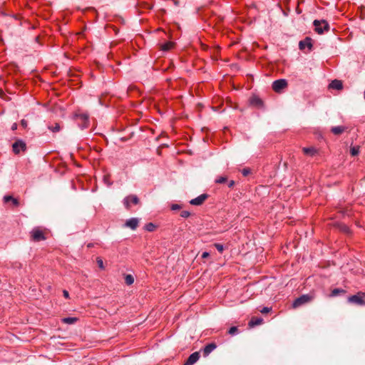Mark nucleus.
Wrapping results in <instances>:
<instances>
[{
    "instance_id": "2f4dec72",
    "label": "nucleus",
    "mask_w": 365,
    "mask_h": 365,
    "mask_svg": "<svg viewBox=\"0 0 365 365\" xmlns=\"http://www.w3.org/2000/svg\"><path fill=\"white\" fill-rule=\"evenodd\" d=\"M241 173L243 176H247L251 173V170L250 168H245L242 170Z\"/></svg>"
},
{
    "instance_id": "37998d69",
    "label": "nucleus",
    "mask_w": 365,
    "mask_h": 365,
    "mask_svg": "<svg viewBox=\"0 0 365 365\" xmlns=\"http://www.w3.org/2000/svg\"><path fill=\"white\" fill-rule=\"evenodd\" d=\"M174 4H175V5H178V1L175 0V1H174Z\"/></svg>"
},
{
    "instance_id": "412c9836",
    "label": "nucleus",
    "mask_w": 365,
    "mask_h": 365,
    "mask_svg": "<svg viewBox=\"0 0 365 365\" xmlns=\"http://www.w3.org/2000/svg\"><path fill=\"white\" fill-rule=\"evenodd\" d=\"M156 225L153 222H149L145 225V230L148 232H153L155 230Z\"/></svg>"
},
{
    "instance_id": "58836bf2",
    "label": "nucleus",
    "mask_w": 365,
    "mask_h": 365,
    "mask_svg": "<svg viewBox=\"0 0 365 365\" xmlns=\"http://www.w3.org/2000/svg\"><path fill=\"white\" fill-rule=\"evenodd\" d=\"M235 182L234 180H230L228 182V187H232L234 185H235Z\"/></svg>"
},
{
    "instance_id": "2eb2a0df",
    "label": "nucleus",
    "mask_w": 365,
    "mask_h": 365,
    "mask_svg": "<svg viewBox=\"0 0 365 365\" xmlns=\"http://www.w3.org/2000/svg\"><path fill=\"white\" fill-rule=\"evenodd\" d=\"M250 104L256 107L261 108L263 106V102L257 96H252L250 98Z\"/></svg>"
},
{
    "instance_id": "72a5a7b5",
    "label": "nucleus",
    "mask_w": 365,
    "mask_h": 365,
    "mask_svg": "<svg viewBox=\"0 0 365 365\" xmlns=\"http://www.w3.org/2000/svg\"><path fill=\"white\" fill-rule=\"evenodd\" d=\"M14 199V197H13L11 195H5L4 197V202H9L10 201L11 202Z\"/></svg>"
},
{
    "instance_id": "9d476101",
    "label": "nucleus",
    "mask_w": 365,
    "mask_h": 365,
    "mask_svg": "<svg viewBox=\"0 0 365 365\" xmlns=\"http://www.w3.org/2000/svg\"><path fill=\"white\" fill-rule=\"evenodd\" d=\"M199 359L200 354L199 352L195 351L189 356L187 361L185 362L184 365H193L199 360Z\"/></svg>"
},
{
    "instance_id": "cd10ccee",
    "label": "nucleus",
    "mask_w": 365,
    "mask_h": 365,
    "mask_svg": "<svg viewBox=\"0 0 365 365\" xmlns=\"http://www.w3.org/2000/svg\"><path fill=\"white\" fill-rule=\"evenodd\" d=\"M237 327H232L229 329V334L231 335H235L237 333Z\"/></svg>"
},
{
    "instance_id": "f3484780",
    "label": "nucleus",
    "mask_w": 365,
    "mask_h": 365,
    "mask_svg": "<svg viewBox=\"0 0 365 365\" xmlns=\"http://www.w3.org/2000/svg\"><path fill=\"white\" fill-rule=\"evenodd\" d=\"M303 151L304 154L310 156H314L317 152V150L314 147L304 148Z\"/></svg>"
},
{
    "instance_id": "ea45409f",
    "label": "nucleus",
    "mask_w": 365,
    "mask_h": 365,
    "mask_svg": "<svg viewBox=\"0 0 365 365\" xmlns=\"http://www.w3.org/2000/svg\"><path fill=\"white\" fill-rule=\"evenodd\" d=\"M63 294L64 297H66V298H68L69 297V293L66 290H63Z\"/></svg>"
},
{
    "instance_id": "c756f323",
    "label": "nucleus",
    "mask_w": 365,
    "mask_h": 365,
    "mask_svg": "<svg viewBox=\"0 0 365 365\" xmlns=\"http://www.w3.org/2000/svg\"><path fill=\"white\" fill-rule=\"evenodd\" d=\"M215 247L220 252H222V251L224 250V246L222 244L215 243Z\"/></svg>"
},
{
    "instance_id": "79ce46f5",
    "label": "nucleus",
    "mask_w": 365,
    "mask_h": 365,
    "mask_svg": "<svg viewBox=\"0 0 365 365\" xmlns=\"http://www.w3.org/2000/svg\"><path fill=\"white\" fill-rule=\"evenodd\" d=\"M16 124L13 125L12 129H16Z\"/></svg>"
},
{
    "instance_id": "aec40b11",
    "label": "nucleus",
    "mask_w": 365,
    "mask_h": 365,
    "mask_svg": "<svg viewBox=\"0 0 365 365\" xmlns=\"http://www.w3.org/2000/svg\"><path fill=\"white\" fill-rule=\"evenodd\" d=\"M48 129L50 130L53 133H57L60 131L61 127L58 123H56L54 126L52 125H48Z\"/></svg>"
},
{
    "instance_id": "4c0bfd02",
    "label": "nucleus",
    "mask_w": 365,
    "mask_h": 365,
    "mask_svg": "<svg viewBox=\"0 0 365 365\" xmlns=\"http://www.w3.org/2000/svg\"><path fill=\"white\" fill-rule=\"evenodd\" d=\"M11 202L15 207H18L19 205V202L16 198H14Z\"/></svg>"
},
{
    "instance_id": "6ab92c4d",
    "label": "nucleus",
    "mask_w": 365,
    "mask_h": 365,
    "mask_svg": "<svg viewBox=\"0 0 365 365\" xmlns=\"http://www.w3.org/2000/svg\"><path fill=\"white\" fill-rule=\"evenodd\" d=\"M344 292H345V291L343 289L336 288L331 291L330 296L334 297L338 296L339 294L344 293Z\"/></svg>"
},
{
    "instance_id": "9b49d317",
    "label": "nucleus",
    "mask_w": 365,
    "mask_h": 365,
    "mask_svg": "<svg viewBox=\"0 0 365 365\" xmlns=\"http://www.w3.org/2000/svg\"><path fill=\"white\" fill-rule=\"evenodd\" d=\"M299 48L300 50H304L305 48H308L309 50H311L312 48L311 38L307 37L304 40L300 41L299 43Z\"/></svg>"
},
{
    "instance_id": "ddd939ff",
    "label": "nucleus",
    "mask_w": 365,
    "mask_h": 365,
    "mask_svg": "<svg viewBox=\"0 0 365 365\" xmlns=\"http://www.w3.org/2000/svg\"><path fill=\"white\" fill-rule=\"evenodd\" d=\"M216 348H217V345L215 343H210V344H207L203 349L204 356H207Z\"/></svg>"
},
{
    "instance_id": "5701e85b",
    "label": "nucleus",
    "mask_w": 365,
    "mask_h": 365,
    "mask_svg": "<svg viewBox=\"0 0 365 365\" xmlns=\"http://www.w3.org/2000/svg\"><path fill=\"white\" fill-rule=\"evenodd\" d=\"M125 282L128 285H130L134 282V277L131 274H126L125 277Z\"/></svg>"
},
{
    "instance_id": "c85d7f7f",
    "label": "nucleus",
    "mask_w": 365,
    "mask_h": 365,
    "mask_svg": "<svg viewBox=\"0 0 365 365\" xmlns=\"http://www.w3.org/2000/svg\"><path fill=\"white\" fill-rule=\"evenodd\" d=\"M190 215H191V213L187 210H183L180 213V216L183 218H187L188 217L190 216Z\"/></svg>"
},
{
    "instance_id": "a878e982",
    "label": "nucleus",
    "mask_w": 365,
    "mask_h": 365,
    "mask_svg": "<svg viewBox=\"0 0 365 365\" xmlns=\"http://www.w3.org/2000/svg\"><path fill=\"white\" fill-rule=\"evenodd\" d=\"M351 155L356 156L359 153V148L358 146L351 147L350 149Z\"/></svg>"
},
{
    "instance_id": "423d86ee",
    "label": "nucleus",
    "mask_w": 365,
    "mask_h": 365,
    "mask_svg": "<svg viewBox=\"0 0 365 365\" xmlns=\"http://www.w3.org/2000/svg\"><path fill=\"white\" fill-rule=\"evenodd\" d=\"M123 205L126 209L130 208V202L137 205L139 202V199L136 195H128L123 199Z\"/></svg>"
},
{
    "instance_id": "bb28decb",
    "label": "nucleus",
    "mask_w": 365,
    "mask_h": 365,
    "mask_svg": "<svg viewBox=\"0 0 365 365\" xmlns=\"http://www.w3.org/2000/svg\"><path fill=\"white\" fill-rule=\"evenodd\" d=\"M227 181V178L224 176L219 177L215 179V182L217 184H222Z\"/></svg>"
},
{
    "instance_id": "f257e3e1",
    "label": "nucleus",
    "mask_w": 365,
    "mask_h": 365,
    "mask_svg": "<svg viewBox=\"0 0 365 365\" xmlns=\"http://www.w3.org/2000/svg\"><path fill=\"white\" fill-rule=\"evenodd\" d=\"M313 24L319 34H322L324 31H328L330 29L329 23L325 20H314Z\"/></svg>"
},
{
    "instance_id": "f8f14e48",
    "label": "nucleus",
    "mask_w": 365,
    "mask_h": 365,
    "mask_svg": "<svg viewBox=\"0 0 365 365\" xmlns=\"http://www.w3.org/2000/svg\"><path fill=\"white\" fill-rule=\"evenodd\" d=\"M139 220L136 217H131L126 220L125 222V227L130 228L133 230H135L138 225Z\"/></svg>"
},
{
    "instance_id": "a19ab883",
    "label": "nucleus",
    "mask_w": 365,
    "mask_h": 365,
    "mask_svg": "<svg viewBox=\"0 0 365 365\" xmlns=\"http://www.w3.org/2000/svg\"><path fill=\"white\" fill-rule=\"evenodd\" d=\"M209 255H210L209 252H204L202 254V258H206V257H207Z\"/></svg>"
},
{
    "instance_id": "393cba45",
    "label": "nucleus",
    "mask_w": 365,
    "mask_h": 365,
    "mask_svg": "<svg viewBox=\"0 0 365 365\" xmlns=\"http://www.w3.org/2000/svg\"><path fill=\"white\" fill-rule=\"evenodd\" d=\"M173 46L171 42H167L162 46V49L165 51H169Z\"/></svg>"
},
{
    "instance_id": "473e14b6",
    "label": "nucleus",
    "mask_w": 365,
    "mask_h": 365,
    "mask_svg": "<svg viewBox=\"0 0 365 365\" xmlns=\"http://www.w3.org/2000/svg\"><path fill=\"white\" fill-rule=\"evenodd\" d=\"M170 208L172 210H178L182 208V205L179 204H172Z\"/></svg>"
},
{
    "instance_id": "1a4fd4ad",
    "label": "nucleus",
    "mask_w": 365,
    "mask_h": 365,
    "mask_svg": "<svg viewBox=\"0 0 365 365\" xmlns=\"http://www.w3.org/2000/svg\"><path fill=\"white\" fill-rule=\"evenodd\" d=\"M31 237L33 240L36 242H39L45 240V237L43 232L38 228H35L32 230Z\"/></svg>"
},
{
    "instance_id": "0eeeda50",
    "label": "nucleus",
    "mask_w": 365,
    "mask_h": 365,
    "mask_svg": "<svg viewBox=\"0 0 365 365\" xmlns=\"http://www.w3.org/2000/svg\"><path fill=\"white\" fill-rule=\"evenodd\" d=\"M208 195L207 194H201L199 196H197L195 198L192 199L190 201V204L192 205L199 206L201 205L206 199H207Z\"/></svg>"
},
{
    "instance_id": "7ed1b4c3",
    "label": "nucleus",
    "mask_w": 365,
    "mask_h": 365,
    "mask_svg": "<svg viewBox=\"0 0 365 365\" xmlns=\"http://www.w3.org/2000/svg\"><path fill=\"white\" fill-rule=\"evenodd\" d=\"M312 297L309 294H303L297 297L292 304L293 307L297 308L310 302Z\"/></svg>"
},
{
    "instance_id": "20e7f679",
    "label": "nucleus",
    "mask_w": 365,
    "mask_h": 365,
    "mask_svg": "<svg viewBox=\"0 0 365 365\" xmlns=\"http://www.w3.org/2000/svg\"><path fill=\"white\" fill-rule=\"evenodd\" d=\"M287 86V81L285 79L281 78L274 81L272 83V89L277 92L279 93L282 89Z\"/></svg>"
},
{
    "instance_id": "dca6fc26",
    "label": "nucleus",
    "mask_w": 365,
    "mask_h": 365,
    "mask_svg": "<svg viewBox=\"0 0 365 365\" xmlns=\"http://www.w3.org/2000/svg\"><path fill=\"white\" fill-rule=\"evenodd\" d=\"M345 129H346V128L344 126L338 125V126L332 127L331 128V131L334 135H340L345 130Z\"/></svg>"
},
{
    "instance_id": "c03bdc74",
    "label": "nucleus",
    "mask_w": 365,
    "mask_h": 365,
    "mask_svg": "<svg viewBox=\"0 0 365 365\" xmlns=\"http://www.w3.org/2000/svg\"><path fill=\"white\" fill-rule=\"evenodd\" d=\"M84 125V122L83 121H81V123H78V125Z\"/></svg>"
},
{
    "instance_id": "7c9ffc66",
    "label": "nucleus",
    "mask_w": 365,
    "mask_h": 365,
    "mask_svg": "<svg viewBox=\"0 0 365 365\" xmlns=\"http://www.w3.org/2000/svg\"><path fill=\"white\" fill-rule=\"evenodd\" d=\"M96 262H97V264H98L99 268H101V269H103L104 265H103V262L102 259L100 257H98L96 259Z\"/></svg>"
},
{
    "instance_id": "f704fd0d",
    "label": "nucleus",
    "mask_w": 365,
    "mask_h": 365,
    "mask_svg": "<svg viewBox=\"0 0 365 365\" xmlns=\"http://www.w3.org/2000/svg\"><path fill=\"white\" fill-rule=\"evenodd\" d=\"M272 308L271 307H263L261 310H260V312L262 314H267V313H269L270 311H271Z\"/></svg>"
},
{
    "instance_id": "39448f33",
    "label": "nucleus",
    "mask_w": 365,
    "mask_h": 365,
    "mask_svg": "<svg viewBox=\"0 0 365 365\" xmlns=\"http://www.w3.org/2000/svg\"><path fill=\"white\" fill-rule=\"evenodd\" d=\"M74 118L76 119H78L81 121H83L84 122V125H79V128L81 129V130H83V129H86L88 127V125H89V118H88V115L86 114V113H76L74 115Z\"/></svg>"
},
{
    "instance_id": "c9c22d12",
    "label": "nucleus",
    "mask_w": 365,
    "mask_h": 365,
    "mask_svg": "<svg viewBox=\"0 0 365 365\" xmlns=\"http://www.w3.org/2000/svg\"><path fill=\"white\" fill-rule=\"evenodd\" d=\"M103 182L108 186H110L111 185V182L108 180V177L106 176H103Z\"/></svg>"
},
{
    "instance_id": "b1692460",
    "label": "nucleus",
    "mask_w": 365,
    "mask_h": 365,
    "mask_svg": "<svg viewBox=\"0 0 365 365\" xmlns=\"http://www.w3.org/2000/svg\"><path fill=\"white\" fill-rule=\"evenodd\" d=\"M339 228L341 231L345 232V233H349L350 232V230L348 226H346V225L344 224H340L339 225Z\"/></svg>"
},
{
    "instance_id": "e433bc0d",
    "label": "nucleus",
    "mask_w": 365,
    "mask_h": 365,
    "mask_svg": "<svg viewBox=\"0 0 365 365\" xmlns=\"http://www.w3.org/2000/svg\"><path fill=\"white\" fill-rule=\"evenodd\" d=\"M21 125L24 128H26L28 125V123L26 120L23 119L21 120Z\"/></svg>"
},
{
    "instance_id": "4468645a",
    "label": "nucleus",
    "mask_w": 365,
    "mask_h": 365,
    "mask_svg": "<svg viewBox=\"0 0 365 365\" xmlns=\"http://www.w3.org/2000/svg\"><path fill=\"white\" fill-rule=\"evenodd\" d=\"M329 88L341 90L343 88L342 82L340 80H333L329 86Z\"/></svg>"
},
{
    "instance_id": "a211bd4d",
    "label": "nucleus",
    "mask_w": 365,
    "mask_h": 365,
    "mask_svg": "<svg viewBox=\"0 0 365 365\" xmlns=\"http://www.w3.org/2000/svg\"><path fill=\"white\" fill-rule=\"evenodd\" d=\"M262 322H263V319L262 318H253L249 322V325L250 327L259 325L262 323Z\"/></svg>"
},
{
    "instance_id": "f03ea898",
    "label": "nucleus",
    "mask_w": 365,
    "mask_h": 365,
    "mask_svg": "<svg viewBox=\"0 0 365 365\" xmlns=\"http://www.w3.org/2000/svg\"><path fill=\"white\" fill-rule=\"evenodd\" d=\"M348 302L357 305H365V294L358 292L356 294L351 295L348 297Z\"/></svg>"
},
{
    "instance_id": "6e6552de",
    "label": "nucleus",
    "mask_w": 365,
    "mask_h": 365,
    "mask_svg": "<svg viewBox=\"0 0 365 365\" xmlns=\"http://www.w3.org/2000/svg\"><path fill=\"white\" fill-rule=\"evenodd\" d=\"M15 154H19L21 150L26 149V143L22 140H17L12 145Z\"/></svg>"
},
{
    "instance_id": "4be33fe9",
    "label": "nucleus",
    "mask_w": 365,
    "mask_h": 365,
    "mask_svg": "<svg viewBox=\"0 0 365 365\" xmlns=\"http://www.w3.org/2000/svg\"><path fill=\"white\" fill-rule=\"evenodd\" d=\"M63 322L72 324L75 323L77 321V319L76 317H66L62 319Z\"/></svg>"
}]
</instances>
